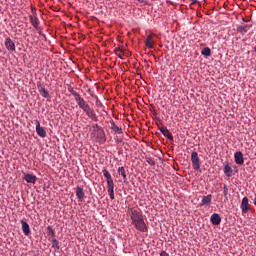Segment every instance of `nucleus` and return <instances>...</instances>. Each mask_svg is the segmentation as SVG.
Segmentation results:
<instances>
[{
	"label": "nucleus",
	"mask_w": 256,
	"mask_h": 256,
	"mask_svg": "<svg viewBox=\"0 0 256 256\" xmlns=\"http://www.w3.org/2000/svg\"><path fill=\"white\" fill-rule=\"evenodd\" d=\"M210 221L212 225H221V216H219L217 213H214L211 215Z\"/></svg>",
	"instance_id": "12"
},
{
	"label": "nucleus",
	"mask_w": 256,
	"mask_h": 256,
	"mask_svg": "<svg viewBox=\"0 0 256 256\" xmlns=\"http://www.w3.org/2000/svg\"><path fill=\"white\" fill-rule=\"evenodd\" d=\"M240 209L242 211V215H247L249 211H251V204L249 203V198L244 197L240 204Z\"/></svg>",
	"instance_id": "6"
},
{
	"label": "nucleus",
	"mask_w": 256,
	"mask_h": 256,
	"mask_svg": "<svg viewBox=\"0 0 256 256\" xmlns=\"http://www.w3.org/2000/svg\"><path fill=\"white\" fill-rule=\"evenodd\" d=\"M146 162L151 165V167H155V160L151 157H146Z\"/></svg>",
	"instance_id": "24"
},
{
	"label": "nucleus",
	"mask_w": 256,
	"mask_h": 256,
	"mask_svg": "<svg viewBox=\"0 0 256 256\" xmlns=\"http://www.w3.org/2000/svg\"><path fill=\"white\" fill-rule=\"evenodd\" d=\"M39 91L45 99H49V92L45 89V87H40Z\"/></svg>",
	"instance_id": "21"
},
{
	"label": "nucleus",
	"mask_w": 256,
	"mask_h": 256,
	"mask_svg": "<svg viewBox=\"0 0 256 256\" xmlns=\"http://www.w3.org/2000/svg\"><path fill=\"white\" fill-rule=\"evenodd\" d=\"M30 23H31V25H33V27L35 29H38V27H39V18H37V16L31 15L30 16Z\"/></svg>",
	"instance_id": "16"
},
{
	"label": "nucleus",
	"mask_w": 256,
	"mask_h": 256,
	"mask_svg": "<svg viewBox=\"0 0 256 256\" xmlns=\"http://www.w3.org/2000/svg\"><path fill=\"white\" fill-rule=\"evenodd\" d=\"M212 199H213V196L211 194L204 196L202 198V205H211Z\"/></svg>",
	"instance_id": "17"
},
{
	"label": "nucleus",
	"mask_w": 256,
	"mask_h": 256,
	"mask_svg": "<svg viewBox=\"0 0 256 256\" xmlns=\"http://www.w3.org/2000/svg\"><path fill=\"white\" fill-rule=\"evenodd\" d=\"M234 159L236 165H243L245 163V159L243 158V152L238 151L234 154Z\"/></svg>",
	"instance_id": "9"
},
{
	"label": "nucleus",
	"mask_w": 256,
	"mask_h": 256,
	"mask_svg": "<svg viewBox=\"0 0 256 256\" xmlns=\"http://www.w3.org/2000/svg\"><path fill=\"white\" fill-rule=\"evenodd\" d=\"M111 129L114 131V133H117L118 135H121L123 133V128L117 126L114 121L111 122Z\"/></svg>",
	"instance_id": "15"
},
{
	"label": "nucleus",
	"mask_w": 256,
	"mask_h": 256,
	"mask_svg": "<svg viewBox=\"0 0 256 256\" xmlns=\"http://www.w3.org/2000/svg\"><path fill=\"white\" fill-rule=\"evenodd\" d=\"M24 179L26 180L27 183H32L33 185L37 183V176L33 174H25Z\"/></svg>",
	"instance_id": "13"
},
{
	"label": "nucleus",
	"mask_w": 256,
	"mask_h": 256,
	"mask_svg": "<svg viewBox=\"0 0 256 256\" xmlns=\"http://www.w3.org/2000/svg\"><path fill=\"white\" fill-rule=\"evenodd\" d=\"M115 52H116V55H118L119 57H121V55H123V49H121V48H116Z\"/></svg>",
	"instance_id": "27"
},
{
	"label": "nucleus",
	"mask_w": 256,
	"mask_h": 256,
	"mask_svg": "<svg viewBox=\"0 0 256 256\" xmlns=\"http://www.w3.org/2000/svg\"><path fill=\"white\" fill-rule=\"evenodd\" d=\"M249 29H251V25H244V26H239L237 31L239 33H247L249 31Z\"/></svg>",
	"instance_id": "18"
},
{
	"label": "nucleus",
	"mask_w": 256,
	"mask_h": 256,
	"mask_svg": "<svg viewBox=\"0 0 256 256\" xmlns=\"http://www.w3.org/2000/svg\"><path fill=\"white\" fill-rule=\"evenodd\" d=\"M161 133H163L166 137H168V139H173V136H171V133H169V129L167 128H162Z\"/></svg>",
	"instance_id": "22"
},
{
	"label": "nucleus",
	"mask_w": 256,
	"mask_h": 256,
	"mask_svg": "<svg viewBox=\"0 0 256 256\" xmlns=\"http://www.w3.org/2000/svg\"><path fill=\"white\" fill-rule=\"evenodd\" d=\"M118 173L123 177L124 181H127V172H125V167H119L118 168Z\"/></svg>",
	"instance_id": "20"
},
{
	"label": "nucleus",
	"mask_w": 256,
	"mask_h": 256,
	"mask_svg": "<svg viewBox=\"0 0 256 256\" xmlns=\"http://www.w3.org/2000/svg\"><path fill=\"white\" fill-rule=\"evenodd\" d=\"M68 91L71 93V95H73L74 99H77V96L80 95V94L77 93V91H75L73 88H69Z\"/></svg>",
	"instance_id": "25"
},
{
	"label": "nucleus",
	"mask_w": 256,
	"mask_h": 256,
	"mask_svg": "<svg viewBox=\"0 0 256 256\" xmlns=\"http://www.w3.org/2000/svg\"><path fill=\"white\" fill-rule=\"evenodd\" d=\"M127 215L130 217V223L136 231H140V233H147L149 231V227L145 223V218L140 208H128Z\"/></svg>",
	"instance_id": "1"
},
{
	"label": "nucleus",
	"mask_w": 256,
	"mask_h": 256,
	"mask_svg": "<svg viewBox=\"0 0 256 256\" xmlns=\"http://www.w3.org/2000/svg\"><path fill=\"white\" fill-rule=\"evenodd\" d=\"M21 225H22V231L24 235H26V237H28V235H31V228L29 227V224L25 220L21 221Z\"/></svg>",
	"instance_id": "11"
},
{
	"label": "nucleus",
	"mask_w": 256,
	"mask_h": 256,
	"mask_svg": "<svg viewBox=\"0 0 256 256\" xmlns=\"http://www.w3.org/2000/svg\"><path fill=\"white\" fill-rule=\"evenodd\" d=\"M202 55H205L206 57H210L211 56V48H209V47L204 48L202 51Z\"/></svg>",
	"instance_id": "23"
},
{
	"label": "nucleus",
	"mask_w": 256,
	"mask_h": 256,
	"mask_svg": "<svg viewBox=\"0 0 256 256\" xmlns=\"http://www.w3.org/2000/svg\"><path fill=\"white\" fill-rule=\"evenodd\" d=\"M155 37H157V35L155 33H150L145 40V45L147 47V49H153V47H155Z\"/></svg>",
	"instance_id": "7"
},
{
	"label": "nucleus",
	"mask_w": 256,
	"mask_h": 256,
	"mask_svg": "<svg viewBox=\"0 0 256 256\" xmlns=\"http://www.w3.org/2000/svg\"><path fill=\"white\" fill-rule=\"evenodd\" d=\"M78 107H80L82 109V111H84V113H86L87 117H89V119H91V121H99V118L97 117V114L95 113V110H93L91 108V106H89V103H87V101H85V98L81 97V94L79 96H76V98H74Z\"/></svg>",
	"instance_id": "2"
},
{
	"label": "nucleus",
	"mask_w": 256,
	"mask_h": 256,
	"mask_svg": "<svg viewBox=\"0 0 256 256\" xmlns=\"http://www.w3.org/2000/svg\"><path fill=\"white\" fill-rule=\"evenodd\" d=\"M191 161L193 169H195V171H199V169H201V162L199 160V154L197 152L191 153Z\"/></svg>",
	"instance_id": "5"
},
{
	"label": "nucleus",
	"mask_w": 256,
	"mask_h": 256,
	"mask_svg": "<svg viewBox=\"0 0 256 256\" xmlns=\"http://www.w3.org/2000/svg\"><path fill=\"white\" fill-rule=\"evenodd\" d=\"M191 1V5H195V3H197V0H190Z\"/></svg>",
	"instance_id": "31"
},
{
	"label": "nucleus",
	"mask_w": 256,
	"mask_h": 256,
	"mask_svg": "<svg viewBox=\"0 0 256 256\" xmlns=\"http://www.w3.org/2000/svg\"><path fill=\"white\" fill-rule=\"evenodd\" d=\"M4 45L6 47L7 50L9 51H15V42H13V40H11V38H6Z\"/></svg>",
	"instance_id": "10"
},
{
	"label": "nucleus",
	"mask_w": 256,
	"mask_h": 256,
	"mask_svg": "<svg viewBox=\"0 0 256 256\" xmlns=\"http://www.w3.org/2000/svg\"><path fill=\"white\" fill-rule=\"evenodd\" d=\"M223 193H224V197H227V195L229 193V189L227 188V185L223 186Z\"/></svg>",
	"instance_id": "28"
},
{
	"label": "nucleus",
	"mask_w": 256,
	"mask_h": 256,
	"mask_svg": "<svg viewBox=\"0 0 256 256\" xmlns=\"http://www.w3.org/2000/svg\"><path fill=\"white\" fill-rule=\"evenodd\" d=\"M76 196L77 199L80 201H83V199H85V192H83V188L79 186L76 188Z\"/></svg>",
	"instance_id": "14"
},
{
	"label": "nucleus",
	"mask_w": 256,
	"mask_h": 256,
	"mask_svg": "<svg viewBox=\"0 0 256 256\" xmlns=\"http://www.w3.org/2000/svg\"><path fill=\"white\" fill-rule=\"evenodd\" d=\"M53 247H56V249H59V241H57V239L53 240Z\"/></svg>",
	"instance_id": "29"
},
{
	"label": "nucleus",
	"mask_w": 256,
	"mask_h": 256,
	"mask_svg": "<svg viewBox=\"0 0 256 256\" xmlns=\"http://www.w3.org/2000/svg\"><path fill=\"white\" fill-rule=\"evenodd\" d=\"M92 135L95 137V139H97L98 143H105V131L99 125L96 124L93 127Z\"/></svg>",
	"instance_id": "4"
},
{
	"label": "nucleus",
	"mask_w": 256,
	"mask_h": 256,
	"mask_svg": "<svg viewBox=\"0 0 256 256\" xmlns=\"http://www.w3.org/2000/svg\"><path fill=\"white\" fill-rule=\"evenodd\" d=\"M104 177H106L107 183V191L110 199L113 201L115 199V183L113 182V178L111 177V173L107 171V169L102 170Z\"/></svg>",
	"instance_id": "3"
},
{
	"label": "nucleus",
	"mask_w": 256,
	"mask_h": 256,
	"mask_svg": "<svg viewBox=\"0 0 256 256\" xmlns=\"http://www.w3.org/2000/svg\"><path fill=\"white\" fill-rule=\"evenodd\" d=\"M160 256H169V253H167L166 251H162V252L160 253Z\"/></svg>",
	"instance_id": "30"
},
{
	"label": "nucleus",
	"mask_w": 256,
	"mask_h": 256,
	"mask_svg": "<svg viewBox=\"0 0 256 256\" xmlns=\"http://www.w3.org/2000/svg\"><path fill=\"white\" fill-rule=\"evenodd\" d=\"M47 235H51L52 237L55 235V231L53 230V227L51 226L47 227Z\"/></svg>",
	"instance_id": "26"
},
{
	"label": "nucleus",
	"mask_w": 256,
	"mask_h": 256,
	"mask_svg": "<svg viewBox=\"0 0 256 256\" xmlns=\"http://www.w3.org/2000/svg\"><path fill=\"white\" fill-rule=\"evenodd\" d=\"M36 123V133L39 137L45 138L47 137V132L45 131L44 127H41V123L38 120L35 121Z\"/></svg>",
	"instance_id": "8"
},
{
	"label": "nucleus",
	"mask_w": 256,
	"mask_h": 256,
	"mask_svg": "<svg viewBox=\"0 0 256 256\" xmlns=\"http://www.w3.org/2000/svg\"><path fill=\"white\" fill-rule=\"evenodd\" d=\"M224 173L227 177H231V175H233V169H231V166H229V164L224 167Z\"/></svg>",
	"instance_id": "19"
}]
</instances>
